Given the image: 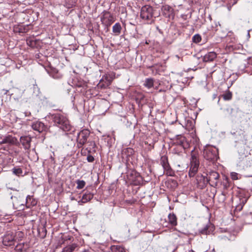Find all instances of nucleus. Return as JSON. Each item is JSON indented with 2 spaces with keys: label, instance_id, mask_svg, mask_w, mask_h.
Segmentation results:
<instances>
[{
  "label": "nucleus",
  "instance_id": "16",
  "mask_svg": "<svg viewBox=\"0 0 252 252\" xmlns=\"http://www.w3.org/2000/svg\"><path fill=\"white\" fill-rule=\"evenodd\" d=\"M217 57V54L214 52H210L205 55L203 61L205 62H212Z\"/></svg>",
  "mask_w": 252,
  "mask_h": 252
},
{
  "label": "nucleus",
  "instance_id": "3",
  "mask_svg": "<svg viewBox=\"0 0 252 252\" xmlns=\"http://www.w3.org/2000/svg\"><path fill=\"white\" fill-rule=\"evenodd\" d=\"M204 158L208 160L215 161L218 158V149L214 146H206L204 150Z\"/></svg>",
  "mask_w": 252,
  "mask_h": 252
},
{
  "label": "nucleus",
  "instance_id": "27",
  "mask_svg": "<svg viewBox=\"0 0 252 252\" xmlns=\"http://www.w3.org/2000/svg\"><path fill=\"white\" fill-rule=\"evenodd\" d=\"M24 249V243L18 244L15 247V251L17 252H21Z\"/></svg>",
  "mask_w": 252,
  "mask_h": 252
},
{
  "label": "nucleus",
  "instance_id": "31",
  "mask_svg": "<svg viewBox=\"0 0 252 252\" xmlns=\"http://www.w3.org/2000/svg\"><path fill=\"white\" fill-rule=\"evenodd\" d=\"M208 226H205L203 229L200 230V233L203 234H208L209 232L208 231Z\"/></svg>",
  "mask_w": 252,
  "mask_h": 252
},
{
  "label": "nucleus",
  "instance_id": "6",
  "mask_svg": "<svg viewBox=\"0 0 252 252\" xmlns=\"http://www.w3.org/2000/svg\"><path fill=\"white\" fill-rule=\"evenodd\" d=\"M153 16V8L152 6L146 5L141 9L140 17L145 20H150Z\"/></svg>",
  "mask_w": 252,
  "mask_h": 252
},
{
  "label": "nucleus",
  "instance_id": "30",
  "mask_svg": "<svg viewBox=\"0 0 252 252\" xmlns=\"http://www.w3.org/2000/svg\"><path fill=\"white\" fill-rule=\"evenodd\" d=\"M161 163H162V165L164 170L168 169L170 167L169 164L167 162V160H165V161L163 160L162 161Z\"/></svg>",
  "mask_w": 252,
  "mask_h": 252
},
{
  "label": "nucleus",
  "instance_id": "23",
  "mask_svg": "<svg viewBox=\"0 0 252 252\" xmlns=\"http://www.w3.org/2000/svg\"><path fill=\"white\" fill-rule=\"evenodd\" d=\"M113 252H126L124 247L120 246H116L112 247Z\"/></svg>",
  "mask_w": 252,
  "mask_h": 252
},
{
  "label": "nucleus",
  "instance_id": "22",
  "mask_svg": "<svg viewBox=\"0 0 252 252\" xmlns=\"http://www.w3.org/2000/svg\"><path fill=\"white\" fill-rule=\"evenodd\" d=\"M144 85L147 88L150 89L154 86V80L152 78L146 79Z\"/></svg>",
  "mask_w": 252,
  "mask_h": 252
},
{
  "label": "nucleus",
  "instance_id": "28",
  "mask_svg": "<svg viewBox=\"0 0 252 252\" xmlns=\"http://www.w3.org/2000/svg\"><path fill=\"white\" fill-rule=\"evenodd\" d=\"M223 99L225 100H229L232 98V93L228 92L222 95Z\"/></svg>",
  "mask_w": 252,
  "mask_h": 252
},
{
  "label": "nucleus",
  "instance_id": "26",
  "mask_svg": "<svg viewBox=\"0 0 252 252\" xmlns=\"http://www.w3.org/2000/svg\"><path fill=\"white\" fill-rule=\"evenodd\" d=\"M192 40L194 43H198L201 41V37L199 34H196L192 37Z\"/></svg>",
  "mask_w": 252,
  "mask_h": 252
},
{
  "label": "nucleus",
  "instance_id": "36",
  "mask_svg": "<svg viewBox=\"0 0 252 252\" xmlns=\"http://www.w3.org/2000/svg\"><path fill=\"white\" fill-rule=\"evenodd\" d=\"M82 252H91V251L88 249H84Z\"/></svg>",
  "mask_w": 252,
  "mask_h": 252
},
{
  "label": "nucleus",
  "instance_id": "20",
  "mask_svg": "<svg viewBox=\"0 0 252 252\" xmlns=\"http://www.w3.org/2000/svg\"><path fill=\"white\" fill-rule=\"evenodd\" d=\"M77 245L73 243L64 247L62 252H73L77 248Z\"/></svg>",
  "mask_w": 252,
  "mask_h": 252
},
{
  "label": "nucleus",
  "instance_id": "8",
  "mask_svg": "<svg viewBox=\"0 0 252 252\" xmlns=\"http://www.w3.org/2000/svg\"><path fill=\"white\" fill-rule=\"evenodd\" d=\"M15 239L13 232L7 231L3 237L2 243L6 246H13L16 243Z\"/></svg>",
  "mask_w": 252,
  "mask_h": 252
},
{
  "label": "nucleus",
  "instance_id": "7",
  "mask_svg": "<svg viewBox=\"0 0 252 252\" xmlns=\"http://www.w3.org/2000/svg\"><path fill=\"white\" fill-rule=\"evenodd\" d=\"M90 135V131L84 129L79 132L77 136V146L79 148H81L85 144Z\"/></svg>",
  "mask_w": 252,
  "mask_h": 252
},
{
  "label": "nucleus",
  "instance_id": "17",
  "mask_svg": "<svg viewBox=\"0 0 252 252\" xmlns=\"http://www.w3.org/2000/svg\"><path fill=\"white\" fill-rule=\"evenodd\" d=\"M93 194L90 192L84 194L82 198V199L78 202L79 205H82L83 203H85L91 200L93 197Z\"/></svg>",
  "mask_w": 252,
  "mask_h": 252
},
{
  "label": "nucleus",
  "instance_id": "2",
  "mask_svg": "<svg viewBox=\"0 0 252 252\" xmlns=\"http://www.w3.org/2000/svg\"><path fill=\"white\" fill-rule=\"evenodd\" d=\"M190 165L189 175L190 177H192L197 173L199 165L198 154L195 153L193 150H192L191 153Z\"/></svg>",
  "mask_w": 252,
  "mask_h": 252
},
{
  "label": "nucleus",
  "instance_id": "41",
  "mask_svg": "<svg viewBox=\"0 0 252 252\" xmlns=\"http://www.w3.org/2000/svg\"><path fill=\"white\" fill-rule=\"evenodd\" d=\"M225 180H226V181L227 182V178L226 177L225 178Z\"/></svg>",
  "mask_w": 252,
  "mask_h": 252
},
{
  "label": "nucleus",
  "instance_id": "12",
  "mask_svg": "<svg viewBox=\"0 0 252 252\" xmlns=\"http://www.w3.org/2000/svg\"><path fill=\"white\" fill-rule=\"evenodd\" d=\"M32 127L33 130H36L39 133L42 132L46 129L45 125L43 123L39 121H36L33 123L32 125Z\"/></svg>",
  "mask_w": 252,
  "mask_h": 252
},
{
  "label": "nucleus",
  "instance_id": "13",
  "mask_svg": "<svg viewBox=\"0 0 252 252\" xmlns=\"http://www.w3.org/2000/svg\"><path fill=\"white\" fill-rule=\"evenodd\" d=\"M18 143V140L15 137L11 135H8L4 137L0 144H9L10 145H16Z\"/></svg>",
  "mask_w": 252,
  "mask_h": 252
},
{
  "label": "nucleus",
  "instance_id": "19",
  "mask_svg": "<svg viewBox=\"0 0 252 252\" xmlns=\"http://www.w3.org/2000/svg\"><path fill=\"white\" fill-rule=\"evenodd\" d=\"M168 220L169 223L173 226L177 225V218L176 215L173 213H170L168 216Z\"/></svg>",
  "mask_w": 252,
  "mask_h": 252
},
{
  "label": "nucleus",
  "instance_id": "15",
  "mask_svg": "<svg viewBox=\"0 0 252 252\" xmlns=\"http://www.w3.org/2000/svg\"><path fill=\"white\" fill-rule=\"evenodd\" d=\"M37 200L33 198L32 196L28 195L26 199V206L27 208H30L32 206H34L37 204Z\"/></svg>",
  "mask_w": 252,
  "mask_h": 252
},
{
  "label": "nucleus",
  "instance_id": "24",
  "mask_svg": "<svg viewBox=\"0 0 252 252\" xmlns=\"http://www.w3.org/2000/svg\"><path fill=\"white\" fill-rule=\"evenodd\" d=\"M76 184L77 185L76 188L82 189L85 186L86 182L83 180H78L76 181Z\"/></svg>",
  "mask_w": 252,
  "mask_h": 252
},
{
  "label": "nucleus",
  "instance_id": "14",
  "mask_svg": "<svg viewBox=\"0 0 252 252\" xmlns=\"http://www.w3.org/2000/svg\"><path fill=\"white\" fill-rule=\"evenodd\" d=\"M196 182L199 187L203 188L208 183V178L203 175H197L196 177Z\"/></svg>",
  "mask_w": 252,
  "mask_h": 252
},
{
  "label": "nucleus",
  "instance_id": "39",
  "mask_svg": "<svg viewBox=\"0 0 252 252\" xmlns=\"http://www.w3.org/2000/svg\"><path fill=\"white\" fill-rule=\"evenodd\" d=\"M74 199H74V197H71V200H74Z\"/></svg>",
  "mask_w": 252,
  "mask_h": 252
},
{
  "label": "nucleus",
  "instance_id": "40",
  "mask_svg": "<svg viewBox=\"0 0 252 252\" xmlns=\"http://www.w3.org/2000/svg\"><path fill=\"white\" fill-rule=\"evenodd\" d=\"M54 78H59V77H55V76H54Z\"/></svg>",
  "mask_w": 252,
  "mask_h": 252
},
{
  "label": "nucleus",
  "instance_id": "32",
  "mask_svg": "<svg viewBox=\"0 0 252 252\" xmlns=\"http://www.w3.org/2000/svg\"><path fill=\"white\" fill-rule=\"evenodd\" d=\"M231 177L233 180L238 179V174L236 172L231 173Z\"/></svg>",
  "mask_w": 252,
  "mask_h": 252
},
{
  "label": "nucleus",
  "instance_id": "10",
  "mask_svg": "<svg viewBox=\"0 0 252 252\" xmlns=\"http://www.w3.org/2000/svg\"><path fill=\"white\" fill-rule=\"evenodd\" d=\"M208 176V182L209 181L211 182V186L216 187L218 185V180L220 177L219 173L215 171H211Z\"/></svg>",
  "mask_w": 252,
  "mask_h": 252
},
{
  "label": "nucleus",
  "instance_id": "37",
  "mask_svg": "<svg viewBox=\"0 0 252 252\" xmlns=\"http://www.w3.org/2000/svg\"><path fill=\"white\" fill-rule=\"evenodd\" d=\"M3 91H4V93H3L4 94H6L8 92V90H3Z\"/></svg>",
  "mask_w": 252,
  "mask_h": 252
},
{
  "label": "nucleus",
  "instance_id": "18",
  "mask_svg": "<svg viewBox=\"0 0 252 252\" xmlns=\"http://www.w3.org/2000/svg\"><path fill=\"white\" fill-rule=\"evenodd\" d=\"M122 27L119 23H116L112 27V31L116 35H118L121 33Z\"/></svg>",
  "mask_w": 252,
  "mask_h": 252
},
{
  "label": "nucleus",
  "instance_id": "9",
  "mask_svg": "<svg viewBox=\"0 0 252 252\" xmlns=\"http://www.w3.org/2000/svg\"><path fill=\"white\" fill-rule=\"evenodd\" d=\"M31 141L32 137L29 135L22 136L20 138V142L21 144L28 154H29V151L31 148Z\"/></svg>",
  "mask_w": 252,
  "mask_h": 252
},
{
  "label": "nucleus",
  "instance_id": "1",
  "mask_svg": "<svg viewBox=\"0 0 252 252\" xmlns=\"http://www.w3.org/2000/svg\"><path fill=\"white\" fill-rule=\"evenodd\" d=\"M49 118L53 121L54 125L65 131H69L71 126L67 117L61 113L50 114Z\"/></svg>",
  "mask_w": 252,
  "mask_h": 252
},
{
  "label": "nucleus",
  "instance_id": "21",
  "mask_svg": "<svg viewBox=\"0 0 252 252\" xmlns=\"http://www.w3.org/2000/svg\"><path fill=\"white\" fill-rule=\"evenodd\" d=\"M14 236L16 242L20 241L24 236V234L22 231H17L14 232Z\"/></svg>",
  "mask_w": 252,
  "mask_h": 252
},
{
  "label": "nucleus",
  "instance_id": "34",
  "mask_svg": "<svg viewBox=\"0 0 252 252\" xmlns=\"http://www.w3.org/2000/svg\"><path fill=\"white\" fill-rule=\"evenodd\" d=\"M88 162H92L94 160V158L91 155H88L87 158Z\"/></svg>",
  "mask_w": 252,
  "mask_h": 252
},
{
  "label": "nucleus",
  "instance_id": "5",
  "mask_svg": "<svg viewBox=\"0 0 252 252\" xmlns=\"http://www.w3.org/2000/svg\"><path fill=\"white\" fill-rule=\"evenodd\" d=\"M100 20L104 26L108 28L115 21V18L109 11L105 10L101 14Z\"/></svg>",
  "mask_w": 252,
  "mask_h": 252
},
{
  "label": "nucleus",
  "instance_id": "4",
  "mask_svg": "<svg viewBox=\"0 0 252 252\" xmlns=\"http://www.w3.org/2000/svg\"><path fill=\"white\" fill-rule=\"evenodd\" d=\"M115 78L113 72L105 74L100 80L98 86L101 88H105L108 87Z\"/></svg>",
  "mask_w": 252,
  "mask_h": 252
},
{
  "label": "nucleus",
  "instance_id": "25",
  "mask_svg": "<svg viewBox=\"0 0 252 252\" xmlns=\"http://www.w3.org/2000/svg\"><path fill=\"white\" fill-rule=\"evenodd\" d=\"M194 123L191 121H188L187 125L186 126V128L189 130L190 131L193 129L194 128Z\"/></svg>",
  "mask_w": 252,
  "mask_h": 252
},
{
  "label": "nucleus",
  "instance_id": "29",
  "mask_svg": "<svg viewBox=\"0 0 252 252\" xmlns=\"http://www.w3.org/2000/svg\"><path fill=\"white\" fill-rule=\"evenodd\" d=\"M13 172L14 174L17 176H20L23 173V171L20 168H14L13 169Z\"/></svg>",
  "mask_w": 252,
  "mask_h": 252
},
{
  "label": "nucleus",
  "instance_id": "35",
  "mask_svg": "<svg viewBox=\"0 0 252 252\" xmlns=\"http://www.w3.org/2000/svg\"><path fill=\"white\" fill-rule=\"evenodd\" d=\"M166 170V174L169 176H172L173 175V171L171 170L170 168L169 167L168 169H165Z\"/></svg>",
  "mask_w": 252,
  "mask_h": 252
},
{
  "label": "nucleus",
  "instance_id": "38",
  "mask_svg": "<svg viewBox=\"0 0 252 252\" xmlns=\"http://www.w3.org/2000/svg\"><path fill=\"white\" fill-rule=\"evenodd\" d=\"M20 206L21 207H23V206H24V204H21V205H20ZM21 209H22V210H23V209H24V208H21Z\"/></svg>",
  "mask_w": 252,
  "mask_h": 252
},
{
  "label": "nucleus",
  "instance_id": "33",
  "mask_svg": "<svg viewBox=\"0 0 252 252\" xmlns=\"http://www.w3.org/2000/svg\"><path fill=\"white\" fill-rule=\"evenodd\" d=\"M246 202V200H245V201H244L243 200V202H242L243 204L237 206L236 207V209H237L239 211L241 210L243 208V205H244V204Z\"/></svg>",
  "mask_w": 252,
  "mask_h": 252
},
{
  "label": "nucleus",
  "instance_id": "11",
  "mask_svg": "<svg viewBox=\"0 0 252 252\" xmlns=\"http://www.w3.org/2000/svg\"><path fill=\"white\" fill-rule=\"evenodd\" d=\"M161 11L163 15L169 19H173L174 17V12L173 8L168 5H163L161 8Z\"/></svg>",
  "mask_w": 252,
  "mask_h": 252
}]
</instances>
